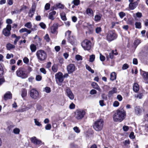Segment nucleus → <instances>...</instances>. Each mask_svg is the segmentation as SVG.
<instances>
[{"label": "nucleus", "mask_w": 148, "mask_h": 148, "mask_svg": "<svg viewBox=\"0 0 148 148\" xmlns=\"http://www.w3.org/2000/svg\"><path fill=\"white\" fill-rule=\"evenodd\" d=\"M55 78L56 81H58L62 83L63 81V77L62 73L58 72L55 75Z\"/></svg>", "instance_id": "10"}, {"label": "nucleus", "mask_w": 148, "mask_h": 148, "mask_svg": "<svg viewBox=\"0 0 148 148\" xmlns=\"http://www.w3.org/2000/svg\"><path fill=\"white\" fill-rule=\"evenodd\" d=\"M58 67L56 65H54L52 67V69L53 71L54 72H56L58 71Z\"/></svg>", "instance_id": "37"}, {"label": "nucleus", "mask_w": 148, "mask_h": 148, "mask_svg": "<svg viewBox=\"0 0 148 148\" xmlns=\"http://www.w3.org/2000/svg\"><path fill=\"white\" fill-rule=\"evenodd\" d=\"M21 38V36H17L15 40H14V45H16V44L17 42L18 41V40L20 39Z\"/></svg>", "instance_id": "49"}, {"label": "nucleus", "mask_w": 148, "mask_h": 148, "mask_svg": "<svg viewBox=\"0 0 148 148\" xmlns=\"http://www.w3.org/2000/svg\"><path fill=\"white\" fill-rule=\"evenodd\" d=\"M102 15L101 14H96L95 16L94 20L97 22H99L101 20Z\"/></svg>", "instance_id": "21"}, {"label": "nucleus", "mask_w": 148, "mask_h": 148, "mask_svg": "<svg viewBox=\"0 0 148 148\" xmlns=\"http://www.w3.org/2000/svg\"><path fill=\"white\" fill-rule=\"evenodd\" d=\"M29 94L30 97L34 99H37L39 96L38 91L34 88L30 90Z\"/></svg>", "instance_id": "7"}, {"label": "nucleus", "mask_w": 148, "mask_h": 148, "mask_svg": "<svg viewBox=\"0 0 148 148\" xmlns=\"http://www.w3.org/2000/svg\"><path fill=\"white\" fill-rule=\"evenodd\" d=\"M75 105L72 103L70 105L69 108L70 109H73L75 108Z\"/></svg>", "instance_id": "61"}, {"label": "nucleus", "mask_w": 148, "mask_h": 148, "mask_svg": "<svg viewBox=\"0 0 148 148\" xmlns=\"http://www.w3.org/2000/svg\"><path fill=\"white\" fill-rule=\"evenodd\" d=\"M82 46L85 50H89L91 47V43L90 41L85 40L82 43Z\"/></svg>", "instance_id": "6"}, {"label": "nucleus", "mask_w": 148, "mask_h": 148, "mask_svg": "<svg viewBox=\"0 0 148 148\" xmlns=\"http://www.w3.org/2000/svg\"><path fill=\"white\" fill-rule=\"evenodd\" d=\"M36 6L33 5L31 9L30 10L29 12V17H32L34 13L36 10Z\"/></svg>", "instance_id": "14"}, {"label": "nucleus", "mask_w": 148, "mask_h": 148, "mask_svg": "<svg viewBox=\"0 0 148 148\" xmlns=\"http://www.w3.org/2000/svg\"><path fill=\"white\" fill-rule=\"evenodd\" d=\"M143 96V94L142 93H141L137 94L136 96H135V97L139 99H141L142 98Z\"/></svg>", "instance_id": "55"}, {"label": "nucleus", "mask_w": 148, "mask_h": 148, "mask_svg": "<svg viewBox=\"0 0 148 148\" xmlns=\"http://www.w3.org/2000/svg\"><path fill=\"white\" fill-rule=\"evenodd\" d=\"M136 27L137 28L140 29L141 28V23L139 22H136L135 23Z\"/></svg>", "instance_id": "43"}, {"label": "nucleus", "mask_w": 148, "mask_h": 148, "mask_svg": "<svg viewBox=\"0 0 148 148\" xmlns=\"http://www.w3.org/2000/svg\"><path fill=\"white\" fill-rule=\"evenodd\" d=\"M39 25L40 27L43 29H45L46 28V25L43 23L41 22L40 23Z\"/></svg>", "instance_id": "54"}, {"label": "nucleus", "mask_w": 148, "mask_h": 148, "mask_svg": "<svg viewBox=\"0 0 148 148\" xmlns=\"http://www.w3.org/2000/svg\"><path fill=\"white\" fill-rule=\"evenodd\" d=\"M32 143L35 145H41V141L39 139H38L35 137H33L30 138Z\"/></svg>", "instance_id": "13"}, {"label": "nucleus", "mask_w": 148, "mask_h": 148, "mask_svg": "<svg viewBox=\"0 0 148 148\" xmlns=\"http://www.w3.org/2000/svg\"><path fill=\"white\" fill-rule=\"evenodd\" d=\"M74 131L77 133H79L80 132V130L79 129V127L77 126H75L73 128Z\"/></svg>", "instance_id": "38"}, {"label": "nucleus", "mask_w": 148, "mask_h": 148, "mask_svg": "<svg viewBox=\"0 0 148 148\" xmlns=\"http://www.w3.org/2000/svg\"><path fill=\"white\" fill-rule=\"evenodd\" d=\"M116 78V75L114 72L112 73L110 75V79L111 80L113 81Z\"/></svg>", "instance_id": "30"}, {"label": "nucleus", "mask_w": 148, "mask_h": 148, "mask_svg": "<svg viewBox=\"0 0 148 148\" xmlns=\"http://www.w3.org/2000/svg\"><path fill=\"white\" fill-rule=\"evenodd\" d=\"M38 60L40 61L45 60L47 58L46 53L43 50H40L38 51L36 53Z\"/></svg>", "instance_id": "3"}, {"label": "nucleus", "mask_w": 148, "mask_h": 148, "mask_svg": "<svg viewBox=\"0 0 148 148\" xmlns=\"http://www.w3.org/2000/svg\"><path fill=\"white\" fill-rule=\"evenodd\" d=\"M100 60L102 61H104L105 59V56H103L101 54H100Z\"/></svg>", "instance_id": "59"}, {"label": "nucleus", "mask_w": 148, "mask_h": 148, "mask_svg": "<svg viewBox=\"0 0 148 148\" xmlns=\"http://www.w3.org/2000/svg\"><path fill=\"white\" fill-rule=\"evenodd\" d=\"M50 4L49 3H47L45 6V9L46 10H48L50 8Z\"/></svg>", "instance_id": "64"}, {"label": "nucleus", "mask_w": 148, "mask_h": 148, "mask_svg": "<svg viewBox=\"0 0 148 148\" xmlns=\"http://www.w3.org/2000/svg\"><path fill=\"white\" fill-rule=\"evenodd\" d=\"M6 48L8 50H10L11 49H14L15 48V46L10 43H8L6 45Z\"/></svg>", "instance_id": "25"}, {"label": "nucleus", "mask_w": 148, "mask_h": 148, "mask_svg": "<svg viewBox=\"0 0 148 148\" xmlns=\"http://www.w3.org/2000/svg\"><path fill=\"white\" fill-rule=\"evenodd\" d=\"M138 3L136 2L130 3L129 4V7L131 10H133L136 7Z\"/></svg>", "instance_id": "18"}, {"label": "nucleus", "mask_w": 148, "mask_h": 148, "mask_svg": "<svg viewBox=\"0 0 148 148\" xmlns=\"http://www.w3.org/2000/svg\"><path fill=\"white\" fill-rule=\"evenodd\" d=\"M119 15L121 18H122L125 16V14L123 12H121L119 13Z\"/></svg>", "instance_id": "51"}, {"label": "nucleus", "mask_w": 148, "mask_h": 148, "mask_svg": "<svg viewBox=\"0 0 148 148\" xmlns=\"http://www.w3.org/2000/svg\"><path fill=\"white\" fill-rule=\"evenodd\" d=\"M83 25L84 28H87L89 29H90L92 28V25L88 23L84 22Z\"/></svg>", "instance_id": "26"}, {"label": "nucleus", "mask_w": 148, "mask_h": 148, "mask_svg": "<svg viewBox=\"0 0 148 148\" xmlns=\"http://www.w3.org/2000/svg\"><path fill=\"white\" fill-rule=\"evenodd\" d=\"M75 67L72 64H70L67 67V70L68 73L70 74L73 73L75 70Z\"/></svg>", "instance_id": "11"}, {"label": "nucleus", "mask_w": 148, "mask_h": 148, "mask_svg": "<svg viewBox=\"0 0 148 148\" xmlns=\"http://www.w3.org/2000/svg\"><path fill=\"white\" fill-rule=\"evenodd\" d=\"M3 73V70L2 66L0 64V77L2 76Z\"/></svg>", "instance_id": "52"}, {"label": "nucleus", "mask_w": 148, "mask_h": 148, "mask_svg": "<svg viewBox=\"0 0 148 148\" xmlns=\"http://www.w3.org/2000/svg\"><path fill=\"white\" fill-rule=\"evenodd\" d=\"M23 10V8H22L20 10H16L12 12V14H19Z\"/></svg>", "instance_id": "34"}, {"label": "nucleus", "mask_w": 148, "mask_h": 148, "mask_svg": "<svg viewBox=\"0 0 148 148\" xmlns=\"http://www.w3.org/2000/svg\"><path fill=\"white\" fill-rule=\"evenodd\" d=\"M23 62L25 63L26 64H27L29 63V59H28V58H27L26 57H24V58L23 59Z\"/></svg>", "instance_id": "47"}, {"label": "nucleus", "mask_w": 148, "mask_h": 148, "mask_svg": "<svg viewBox=\"0 0 148 148\" xmlns=\"http://www.w3.org/2000/svg\"><path fill=\"white\" fill-rule=\"evenodd\" d=\"M30 49L32 52H34L36 50V47L34 44H31L30 45Z\"/></svg>", "instance_id": "29"}, {"label": "nucleus", "mask_w": 148, "mask_h": 148, "mask_svg": "<svg viewBox=\"0 0 148 148\" xmlns=\"http://www.w3.org/2000/svg\"><path fill=\"white\" fill-rule=\"evenodd\" d=\"M57 27L56 25H53L50 27L51 32L53 34L56 33V30L57 29Z\"/></svg>", "instance_id": "22"}, {"label": "nucleus", "mask_w": 148, "mask_h": 148, "mask_svg": "<svg viewBox=\"0 0 148 148\" xmlns=\"http://www.w3.org/2000/svg\"><path fill=\"white\" fill-rule=\"evenodd\" d=\"M27 91L26 89H23L22 90L21 96L22 97H25L27 95Z\"/></svg>", "instance_id": "33"}, {"label": "nucleus", "mask_w": 148, "mask_h": 148, "mask_svg": "<svg viewBox=\"0 0 148 148\" xmlns=\"http://www.w3.org/2000/svg\"><path fill=\"white\" fill-rule=\"evenodd\" d=\"M103 121L102 119H99L95 121L93 127L96 131H99L101 130L103 128Z\"/></svg>", "instance_id": "2"}, {"label": "nucleus", "mask_w": 148, "mask_h": 148, "mask_svg": "<svg viewBox=\"0 0 148 148\" xmlns=\"http://www.w3.org/2000/svg\"><path fill=\"white\" fill-rule=\"evenodd\" d=\"M101 31V29L100 27H97L95 29V32L97 34L99 33Z\"/></svg>", "instance_id": "45"}, {"label": "nucleus", "mask_w": 148, "mask_h": 148, "mask_svg": "<svg viewBox=\"0 0 148 148\" xmlns=\"http://www.w3.org/2000/svg\"><path fill=\"white\" fill-rule=\"evenodd\" d=\"M133 89L134 92H136L138 91L139 90V86L138 85L137 83L134 84L133 86Z\"/></svg>", "instance_id": "27"}, {"label": "nucleus", "mask_w": 148, "mask_h": 148, "mask_svg": "<svg viewBox=\"0 0 148 148\" xmlns=\"http://www.w3.org/2000/svg\"><path fill=\"white\" fill-rule=\"evenodd\" d=\"M140 43V40H135L134 42V45L136 47Z\"/></svg>", "instance_id": "46"}, {"label": "nucleus", "mask_w": 148, "mask_h": 148, "mask_svg": "<svg viewBox=\"0 0 148 148\" xmlns=\"http://www.w3.org/2000/svg\"><path fill=\"white\" fill-rule=\"evenodd\" d=\"M128 65L127 64H124L122 68L123 70H125L128 68Z\"/></svg>", "instance_id": "58"}, {"label": "nucleus", "mask_w": 148, "mask_h": 148, "mask_svg": "<svg viewBox=\"0 0 148 148\" xmlns=\"http://www.w3.org/2000/svg\"><path fill=\"white\" fill-rule=\"evenodd\" d=\"M24 26L25 27L30 29H31L32 27V25L30 22H28L25 23L24 25Z\"/></svg>", "instance_id": "32"}, {"label": "nucleus", "mask_w": 148, "mask_h": 148, "mask_svg": "<svg viewBox=\"0 0 148 148\" xmlns=\"http://www.w3.org/2000/svg\"><path fill=\"white\" fill-rule=\"evenodd\" d=\"M119 105V103L117 101H115L113 103V106L114 107H116L118 106Z\"/></svg>", "instance_id": "56"}, {"label": "nucleus", "mask_w": 148, "mask_h": 148, "mask_svg": "<svg viewBox=\"0 0 148 148\" xmlns=\"http://www.w3.org/2000/svg\"><path fill=\"white\" fill-rule=\"evenodd\" d=\"M44 38L46 40L47 42H49L50 40V39L48 34H46L45 35V36L44 37Z\"/></svg>", "instance_id": "53"}, {"label": "nucleus", "mask_w": 148, "mask_h": 148, "mask_svg": "<svg viewBox=\"0 0 148 148\" xmlns=\"http://www.w3.org/2000/svg\"><path fill=\"white\" fill-rule=\"evenodd\" d=\"M117 88L115 87H113L112 89L110 90L108 93V96L109 97H111L114 94L116 93L117 92Z\"/></svg>", "instance_id": "15"}, {"label": "nucleus", "mask_w": 148, "mask_h": 148, "mask_svg": "<svg viewBox=\"0 0 148 148\" xmlns=\"http://www.w3.org/2000/svg\"><path fill=\"white\" fill-rule=\"evenodd\" d=\"M13 131L14 134H19L20 130L18 128H16L13 130Z\"/></svg>", "instance_id": "44"}, {"label": "nucleus", "mask_w": 148, "mask_h": 148, "mask_svg": "<svg viewBox=\"0 0 148 148\" xmlns=\"http://www.w3.org/2000/svg\"><path fill=\"white\" fill-rule=\"evenodd\" d=\"M66 95L71 100H73L74 98V96L70 88H67L66 90Z\"/></svg>", "instance_id": "12"}, {"label": "nucleus", "mask_w": 148, "mask_h": 148, "mask_svg": "<svg viewBox=\"0 0 148 148\" xmlns=\"http://www.w3.org/2000/svg\"><path fill=\"white\" fill-rule=\"evenodd\" d=\"M135 112L136 114L140 115L142 112L141 109L139 106H136L134 108Z\"/></svg>", "instance_id": "17"}, {"label": "nucleus", "mask_w": 148, "mask_h": 148, "mask_svg": "<svg viewBox=\"0 0 148 148\" xmlns=\"http://www.w3.org/2000/svg\"><path fill=\"white\" fill-rule=\"evenodd\" d=\"M117 98L119 101H121L123 99L122 97L120 95H118L117 96Z\"/></svg>", "instance_id": "63"}, {"label": "nucleus", "mask_w": 148, "mask_h": 148, "mask_svg": "<svg viewBox=\"0 0 148 148\" xmlns=\"http://www.w3.org/2000/svg\"><path fill=\"white\" fill-rule=\"evenodd\" d=\"M86 14L89 16H93V11L90 8H88L86 10Z\"/></svg>", "instance_id": "28"}, {"label": "nucleus", "mask_w": 148, "mask_h": 148, "mask_svg": "<svg viewBox=\"0 0 148 148\" xmlns=\"http://www.w3.org/2000/svg\"><path fill=\"white\" fill-rule=\"evenodd\" d=\"M85 111L82 109H77L75 112V117L77 120H81L85 114Z\"/></svg>", "instance_id": "5"}, {"label": "nucleus", "mask_w": 148, "mask_h": 148, "mask_svg": "<svg viewBox=\"0 0 148 148\" xmlns=\"http://www.w3.org/2000/svg\"><path fill=\"white\" fill-rule=\"evenodd\" d=\"M56 12L55 11H52V12L49 13V18L52 20L54 19V16L56 14Z\"/></svg>", "instance_id": "24"}, {"label": "nucleus", "mask_w": 148, "mask_h": 148, "mask_svg": "<svg viewBox=\"0 0 148 148\" xmlns=\"http://www.w3.org/2000/svg\"><path fill=\"white\" fill-rule=\"evenodd\" d=\"M51 125L49 124L47 125L45 127V129L46 130H50L51 129Z\"/></svg>", "instance_id": "57"}, {"label": "nucleus", "mask_w": 148, "mask_h": 148, "mask_svg": "<svg viewBox=\"0 0 148 148\" xmlns=\"http://www.w3.org/2000/svg\"><path fill=\"white\" fill-rule=\"evenodd\" d=\"M129 129V127L128 126L124 125L123 127V129L124 131H127Z\"/></svg>", "instance_id": "62"}, {"label": "nucleus", "mask_w": 148, "mask_h": 148, "mask_svg": "<svg viewBox=\"0 0 148 148\" xmlns=\"http://www.w3.org/2000/svg\"><path fill=\"white\" fill-rule=\"evenodd\" d=\"M75 58L77 60H82V57L79 55H77L75 56Z\"/></svg>", "instance_id": "48"}, {"label": "nucleus", "mask_w": 148, "mask_h": 148, "mask_svg": "<svg viewBox=\"0 0 148 148\" xmlns=\"http://www.w3.org/2000/svg\"><path fill=\"white\" fill-rule=\"evenodd\" d=\"M117 37L116 34L112 31L108 32L107 34V39L109 41H111L115 38Z\"/></svg>", "instance_id": "8"}, {"label": "nucleus", "mask_w": 148, "mask_h": 148, "mask_svg": "<svg viewBox=\"0 0 148 148\" xmlns=\"http://www.w3.org/2000/svg\"><path fill=\"white\" fill-rule=\"evenodd\" d=\"M27 32V34H29L31 32V30L28 29L26 28H23L20 29L19 31V32L20 33H22L24 32Z\"/></svg>", "instance_id": "19"}, {"label": "nucleus", "mask_w": 148, "mask_h": 148, "mask_svg": "<svg viewBox=\"0 0 148 148\" xmlns=\"http://www.w3.org/2000/svg\"><path fill=\"white\" fill-rule=\"evenodd\" d=\"M80 1L79 0H73L72 1V3L75 5H78Z\"/></svg>", "instance_id": "42"}, {"label": "nucleus", "mask_w": 148, "mask_h": 148, "mask_svg": "<svg viewBox=\"0 0 148 148\" xmlns=\"http://www.w3.org/2000/svg\"><path fill=\"white\" fill-rule=\"evenodd\" d=\"M126 112L123 110H117L113 115V120L115 122H120L125 118Z\"/></svg>", "instance_id": "1"}, {"label": "nucleus", "mask_w": 148, "mask_h": 148, "mask_svg": "<svg viewBox=\"0 0 148 148\" xmlns=\"http://www.w3.org/2000/svg\"><path fill=\"white\" fill-rule=\"evenodd\" d=\"M56 7L59 8L63 9L64 8V6L60 3H57L56 5Z\"/></svg>", "instance_id": "36"}, {"label": "nucleus", "mask_w": 148, "mask_h": 148, "mask_svg": "<svg viewBox=\"0 0 148 148\" xmlns=\"http://www.w3.org/2000/svg\"><path fill=\"white\" fill-rule=\"evenodd\" d=\"M11 30V26L10 24H8L6 28L3 30V34L5 36L8 37L10 35V31Z\"/></svg>", "instance_id": "9"}, {"label": "nucleus", "mask_w": 148, "mask_h": 148, "mask_svg": "<svg viewBox=\"0 0 148 148\" xmlns=\"http://www.w3.org/2000/svg\"><path fill=\"white\" fill-rule=\"evenodd\" d=\"M44 91L47 93H49L51 92V88L50 87H46L44 88Z\"/></svg>", "instance_id": "41"}, {"label": "nucleus", "mask_w": 148, "mask_h": 148, "mask_svg": "<svg viewBox=\"0 0 148 148\" xmlns=\"http://www.w3.org/2000/svg\"><path fill=\"white\" fill-rule=\"evenodd\" d=\"M142 76L145 83H148V72H144Z\"/></svg>", "instance_id": "16"}, {"label": "nucleus", "mask_w": 148, "mask_h": 148, "mask_svg": "<svg viewBox=\"0 0 148 148\" xmlns=\"http://www.w3.org/2000/svg\"><path fill=\"white\" fill-rule=\"evenodd\" d=\"M42 77L41 76L38 75L36 76V79L37 81H40L41 80Z\"/></svg>", "instance_id": "60"}, {"label": "nucleus", "mask_w": 148, "mask_h": 148, "mask_svg": "<svg viewBox=\"0 0 148 148\" xmlns=\"http://www.w3.org/2000/svg\"><path fill=\"white\" fill-rule=\"evenodd\" d=\"M62 19L63 21H66L67 19L66 16V14L64 12H63L60 14Z\"/></svg>", "instance_id": "31"}, {"label": "nucleus", "mask_w": 148, "mask_h": 148, "mask_svg": "<svg viewBox=\"0 0 148 148\" xmlns=\"http://www.w3.org/2000/svg\"><path fill=\"white\" fill-rule=\"evenodd\" d=\"M86 69L88 70L89 71L91 72L92 73H93L94 72V71L92 69L91 67L87 64H86Z\"/></svg>", "instance_id": "35"}, {"label": "nucleus", "mask_w": 148, "mask_h": 148, "mask_svg": "<svg viewBox=\"0 0 148 148\" xmlns=\"http://www.w3.org/2000/svg\"><path fill=\"white\" fill-rule=\"evenodd\" d=\"M89 61L90 62H93L95 59V56L94 55H90V56Z\"/></svg>", "instance_id": "39"}, {"label": "nucleus", "mask_w": 148, "mask_h": 148, "mask_svg": "<svg viewBox=\"0 0 148 148\" xmlns=\"http://www.w3.org/2000/svg\"><path fill=\"white\" fill-rule=\"evenodd\" d=\"M113 53H114V50H112L111 52L109 53V57L111 59H113L114 57V54Z\"/></svg>", "instance_id": "50"}, {"label": "nucleus", "mask_w": 148, "mask_h": 148, "mask_svg": "<svg viewBox=\"0 0 148 148\" xmlns=\"http://www.w3.org/2000/svg\"><path fill=\"white\" fill-rule=\"evenodd\" d=\"M68 40L69 42L72 45H73L75 42V37L73 36H70L69 37Z\"/></svg>", "instance_id": "23"}, {"label": "nucleus", "mask_w": 148, "mask_h": 148, "mask_svg": "<svg viewBox=\"0 0 148 148\" xmlns=\"http://www.w3.org/2000/svg\"><path fill=\"white\" fill-rule=\"evenodd\" d=\"M16 74L17 77L24 79L27 77L28 75L25 70L22 68H20L16 71Z\"/></svg>", "instance_id": "4"}, {"label": "nucleus", "mask_w": 148, "mask_h": 148, "mask_svg": "<svg viewBox=\"0 0 148 148\" xmlns=\"http://www.w3.org/2000/svg\"><path fill=\"white\" fill-rule=\"evenodd\" d=\"M12 98V95L9 92H7L5 94L4 97V99L5 100L8 99H10Z\"/></svg>", "instance_id": "20"}, {"label": "nucleus", "mask_w": 148, "mask_h": 148, "mask_svg": "<svg viewBox=\"0 0 148 148\" xmlns=\"http://www.w3.org/2000/svg\"><path fill=\"white\" fill-rule=\"evenodd\" d=\"M34 121L36 125H37L38 126H41V124L40 123V122H39L38 121L37 119H34Z\"/></svg>", "instance_id": "40"}]
</instances>
